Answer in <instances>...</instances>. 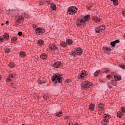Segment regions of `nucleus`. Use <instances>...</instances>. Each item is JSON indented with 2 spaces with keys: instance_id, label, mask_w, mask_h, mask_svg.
Listing matches in <instances>:
<instances>
[{
  "instance_id": "obj_1",
  "label": "nucleus",
  "mask_w": 125,
  "mask_h": 125,
  "mask_svg": "<svg viewBox=\"0 0 125 125\" xmlns=\"http://www.w3.org/2000/svg\"><path fill=\"white\" fill-rule=\"evenodd\" d=\"M89 18H90V16L89 15L85 16L81 20L78 21H77V26H81V25H84V24H85V22L86 21H88V20H89Z\"/></svg>"
},
{
  "instance_id": "obj_2",
  "label": "nucleus",
  "mask_w": 125,
  "mask_h": 125,
  "mask_svg": "<svg viewBox=\"0 0 125 125\" xmlns=\"http://www.w3.org/2000/svg\"><path fill=\"white\" fill-rule=\"evenodd\" d=\"M61 76L62 75H61L59 74H55L54 76L52 77V81L54 82V83H60L62 82V79H63Z\"/></svg>"
},
{
  "instance_id": "obj_3",
  "label": "nucleus",
  "mask_w": 125,
  "mask_h": 125,
  "mask_svg": "<svg viewBox=\"0 0 125 125\" xmlns=\"http://www.w3.org/2000/svg\"><path fill=\"white\" fill-rule=\"evenodd\" d=\"M77 10H78V8H77L76 6H72V7H70L68 9L67 14H69V15H73V14H75V13L77 12Z\"/></svg>"
},
{
  "instance_id": "obj_4",
  "label": "nucleus",
  "mask_w": 125,
  "mask_h": 125,
  "mask_svg": "<svg viewBox=\"0 0 125 125\" xmlns=\"http://www.w3.org/2000/svg\"><path fill=\"white\" fill-rule=\"evenodd\" d=\"M92 86V83L89 82H83L82 83V87L83 89H88L89 87Z\"/></svg>"
},
{
  "instance_id": "obj_5",
  "label": "nucleus",
  "mask_w": 125,
  "mask_h": 125,
  "mask_svg": "<svg viewBox=\"0 0 125 125\" xmlns=\"http://www.w3.org/2000/svg\"><path fill=\"white\" fill-rule=\"evenodd\" d=\"M104 30H105V26L104 25H102L99 27L96 28L95 29V32L97 34H99V33H102Z\"/></svg>"
},
{
  "instance_id": "obj_6",
  "label": "nucleus",
  "mask_w": 125,
  "mask_h": 125,
  "mask_svg": "<svg viewBox=\"0 0 125 125\" xmlns=\"http://www.w3.org/2000/svg\"><path fill=\"white\" fill-rule=\"evenodd\" d=\"M36 33L37 34H38V35H42V34H43L44 32V29L42 28L41 27H38L37 28H35Z\"/></svg>"
},
{
  "instance_id": "obj_7",
  "label": "nucleus",
  "mask_w": 125,
  "mask_h": 125,
  "mask_svg": "<svg viewBox=\"0 0 125 125\" xmlns=\"http://www.w3.org/2000/svg\"><path fill=\"white\" fill-rule=\"evenodd\" d=\"M61 66H63V63H61V62H56L53 63L52 67L57 68H60Z\"/></svg>"
},
{
  "instance_id": "obj_8",
  "label": "nucleus",
  "mask_w": 125,
  "mask_h": 125,
  "mask_svg": "<svg viewBox=\"0 0 125 125\" xmlns=\"http://www.w3.org/2000/svg\"><path fill=\"white\" fill-rule=\"evenodd\" d=\"M98 109H99V112H98V114H100V113H101L102 110L104 109V104H103L102 103H100L98 104Z\"/></svg>"
},
{
  "instance_id": "obj_9",
  "label": "nucleus",
  "mask_w": 125,
  "mask_h": 125,
  "mask_svg": "<svg viewBox=\"0 0 125 125\" xmlns=\"http://www.w3.org/2000/svg\"><path fill=\"white\" fill-rule=\"evenodd\" d=\"M86 76V71L83 70L82 73L79 75V79H84Z\"/></svg>"
},
{
  "instance_id": "obj_10",
  "label": "nucleus",
  "mask_w": 125,
  "mask_h": 125,
  "mask_svg": "<svg viewBox=\"0 0 125 125\" xmlns=\"http://www.w3.org/2000/svg\"><path fill=\"white\" fill-rule=\"evenodd\" d=\"M75 53L76 55H82L83 51L81 49H77L75 50Z\"/></svg>"
},
{
  "instance_id": "obj_11",
  "label": "nucleus",
  "mask_w": 125,
  "mask_h": 125,
  "mask_svg": "<svg viewBox=\"0 0 125 125\" xmlns=\"http://www.w3.org/2000/svg\"><path fill=\"white\" fill-rule=\"evenodd\" d=\"M118 42H120V41H119V40H116L115 41L111 42H110V44L112 46H113V47H114V46L116 45V43H118Z\"/></svg>"
},
{
  "instance_id": "obj_12",
  "label": "nucleus",
  "mask_w": 125,
  "mask_h": 125,
  "mask_svg": "<svg viewBox=\"0 0 125 125\" xmlns=\"http://www.w3.org/2000/svg\"><path fill=\"white\" fill-rule=\"evenodd\" d=\"M49 48H50L51 50H56L58 47L55 45V44H53L52 45L50 46Z\"/></svg>"
},
{
  "instance_id": "obj_13",
  "label": "nucleus",
  "mask_w": 125,
  "mask_h": 125,
  "mask_svg": "<svg viewBox=\"0 0 125 125\" xmlns=\"http://www.w3.org/2000/svg\"><path fill=\"white\" fill-rule=\"evenodd\" d=\"M23 19H24L23 14H21V16H19V19L17 20V23H20V21Z\"/></svg>"
},
{
  "instance_id": "obj_14",
  "label": "nucleus",
  "mask_w": 125,
  "mask_h": 125,
  "mask_svg": "<svg viewBox=\"0 0 125 125\" xmlns=\"http://www.w3.org/2000/svg\"><path fill=\"white\" fill-rule=\"evenodd\" d=\"M93 21H94L95 23H98V22H100V19L97 17H94L93 18Z\"/></svg>"
},
{
  "instance_id": "obj_15",
  "label": "nucleus",
  "mask_w": 125,
  "mask_h": 125,
  "mask_svg": "<svg viewBox=\"0 0 125 125\" xmlns=\"http://www.w3.org/2000/svg\"><path fill=\"white\" fill-rule=\"evenodd\" d=\"M38 83L40 84H42V83H45V80L42 79H40L38 80Z\"/></svg>"
},
{
  "instance_id": "obj_16",
  "label": "nucleus",
  "mask_w": 125,
  "mask_h": 125,
  "mask_svg": "<svg viewBox=\"0 0 125 125\" xmlns=\"http://www.w3.org/2000/svg\"><path fill=\"white\" fill-rule=\"evenodd\" d=\"M47 57V56H46V54L44 53L40 55V58H41V59H46Z\"/></svg>"
},
{
  "instance_id": "obj_17",
  "label": "nucleus",
  "mask_w": 125,
  "mask_h": 125,
  "mask_svg": "<svg viewBox=\"0 0 125 125\" xmlns=\"http://www.w3.org/2000/svg\"><path fill=\"white\" fill-rule=\"evenodd\" d=\"M66 42L67 44H72L73 43V40L71 39H67Z\"/></svg>"
},
{
  "instance_id": "obj_18",
  "label": "nucleus",
  "mask_w": 125,
  "mask_h": 125,
  "mask_svg": "<svg viewBox=\"0 0 125 125\" xmlns=\"http://www.w3.org/2000/svg\"><path fill=\"white\" fill-rule=\"evenodd\" d=\"M50 6L53 10H55L56 9V5L54 3H50Z\"/></svg>"
},
{
  "instance_id": "obj_19",
  "label": "nucleus",
  "mask_w": 125,
  "mask_h": 125,
  "mask_svg": "<svg viewBox=\"0 0 125 125\" xmlns=\"http://www.w3.org/2000/svg\"><path fill=\"white\" fill-rule=\"evenodd\" d=\"M110 118H111V116L110 115H109L106 118H104V123H108V122H109V119H110Z\"/></svg>"
},
{
  "instance_id": "obj_20",
  "label": "nucleus",
  "mask_w": 125,
  "mask_h": 125,
  "mask_svg": "<svg viewBox=\"0 0 125 125\" xmlns=\"http://www.w3.org/2000/svg\"><path fill=\"white\" fill-rule=\"evenodd\" d=\"M111 1H113V3L114 5H118L119 4V0H110Z\"/></svg>"
},
{
  "instance_id": "obj_21",
  "label": "nucleus",
  "mask_w": 125,
  "mask_h": 125,
  "mask_svg": "<svg viewBox=\"0 0 125 125\" xmlns=\"http://www.w3.org/2000/svg\"><path fill=\"white\" fill-rule=\"evenodd\" d=\"M60 45L62 47H66L67 46V42H62L60 43Z\"/></svg>"
},
{
  "instance_id": "obj_22",
  "label": "nucleus",
  "mask_w": 125,
  "mask_h": 125,
  "mask_svg": "<svg viewBox=\"0 0 125 125\" xmlns=\"http://www.w3.org/2000/svg\"><path fill=\"white\" fill-rule=\"evenodd\" d=\"M3 38L5 40H8L9 39V35L7 33H5L3 35Z\"/></svg>"
},
{
  "instance_id": "obj_23",
  "label": "nucleus",
  "mask_w": 125,
  "mask_h": 125,
  "mask_svg": "<svg viewBox=\"0 0 125 125\" xmlns=\"http://www.w3.org/2000/svg\"><path fill=\"white\" fill-rule=\"evenodd\" d=\"M94 107L95 105L94 104H91L89 106V109L91 110V111H93V110H94Z\"/></svg>"
},
{
  "instance_id": "obj_24",
  "label": "nucleus",
  "mask_w": 125,
  "mask_h": 125,
  "mask_svg": "<svg viewBox=\"0 0 125 125\" xmlns=\"http://www.w3.org/2000/svg\"><path fill=\"white\" fill-rule=\"evenodd\" d=\"M4 49L6 53H9L10 52V49L7 47H4Z\"/></svg>"
},
{
  "instance_id": "obj_25",
  "label": "nucleus",
  "mask_w": 125,
  "mask_h": 125,
  "mask_svg": "<svg viewBox=\"0 0 125 125\" xmlns=\"http://www.w3.org/2000/svg\"><path fill=\"white\" fill-rule=\"evenodd\" d=\"M55 116L57 117H61L62 116V111H60L55 114Z\"/></svg>"
},
{
  "instance_id": "obj_26",
  "label": "nucleus",
  "mask_w": 125,
  "mask_h": 125,
  "mask_svg": "<svg viewBox=\"0 0 125 125\" xmlns=\"http://www.w3.org/2000/svg\"><path fill=\"white\" fill-rule=\"evenodd\" d=\"M20 55L21 57H25V56H26V53H25L24 52H21L20 53Z\"/></svg>"
},
{
  "instance_id": "obj_27",
  "label": "nucleus",
  "mask_w": 125,
  "mask_h": 125,
  "mask_svg": "<svg viewBox=\"0 0 125 125\" xmlns=\"http://www.w3.org/2000/svg\"><path fill=\"white\" fill-rule=\"evenodd\" d=\"M38 43L39 45H42V44H43V41H42V40H39L38 42Z\"/></svg>"
},
{
  "instance_id": "obj_28",
  "label": "nucleus",
  "mask_w": 125,
  "mask_h": 125,
  "mask_svg": "<svg viewBox=\"0 0 125 125\" xmlns=\"http://www.w3.org/2000/svg\"><path fill=\"white\" fill-rule=\"evenodd\" d=\"M100 73V70H97L94 73V76L95 77H97L98 76V74Z\"/></svg>"
},
{
  "instance_id": "obj_29",
  "label": "nucleus",
  "mask_w": 125,
  "mask_h": 125,
  "mask_svg": "<svg viewBox=\"0 0 125 125\" xmlns=\"http://www.w3.org/2000/svg\"><path fill=\"white\" fill-rule=\"evenodd\" d=\"M114 79L116 81H121L122 80V78L119 77L118 76H114Z\"/></svg>"
},
{
  "instance_id": "obj_30",
  "label": "nucleus",
  "mask_w": 125,
  "mask_h": 125,
  "mask_svg": "<svg viewBox=\"0 0 125 125\" xmlns=\"http://www.w3.org/2000/svg\"><path fill=\"white\" fill-rule=\"evenodd\" d=\"M122 116H123V112H118L117 117L118 118H120L121 119V118H122Z\"/></svg>"
},
{
  "instance_id": "obj_31",
  "label": "nucleus",
  "mask_w": 125,
  "mask_h": 125,
  "mask_svg": "<svg viewBox=\"0 0 125 125\" xmlns=\"http://www.w3.org/2000/svg\"><path fill=\"white\" fill-rule=\"evenodd\" d=\"M9 67H10L11 68H13V67H14V63L13 62H10V63L9 64Z\"/></svg>"
},
{
  "instance_id": "obj_32",
  "label": "nucleus",
  "mask_w": 125,
  "mask_h": 125,
  "mask_svg": "<svg viewBox=\"0 0 125 125\" xmlns=\"http://www.w3.org/2000/svg\"><path fill=\"white\" fill-rule=\"evenodd\" d=\"M107 71V68H104L101 70L102 74H103L105 72V71Z\"/></svg>"
},
{
  "instance_id": "obj_33",
  "label": "nucleus",
  "mask_w": 125,
  "mask_h": 125,
  "mask_svg": "<svg viewBox=\"0 0 125 125\" xmlns=\"http://www.w3.org/2000/svg\"><path fill=\"white\" fill-rule=\"evenodd\" d=\"M23 16L24 17H25V18H28V17H29V15H28L27 14H26V13H24Z\"/></svg>"
},
{
  "instance_id": "obj_34",
  "label": "nucleus",
  "mask_w": 125,
  "mask_h": 125,
  "mask_svg": "<svg viewBox=\"0 0 125 125\" xmlns=\"http://www.w3.org/2000/svg\"><path fill=\"white\" fill-rule=\"evenodd\" d=\"M16 41H17V37H13V38H12V42H16Z\"/></svg>"
},
{
  "instance_id": "obj_35",
  "label": "nucleus",
  "mask_w": 125,
  "mask_h": 125,
  "mask_svg": "<svg viewBox=\"0 0 125 125\" xmlns=\"http://www.w3.org/2000/svg\"><path fill=\"white\" fill-rule=\"evenodd\" d=\"M6 83H10L11 82V79L9 78V77H8L7 79L6 80Z\"/></svg>"
},
{
  "instance_id": "obj_36",
  "label": "nucleus",
  "mask_w": 125,
  "mask_h": 125,
  "mask_svg": "<svg viewBox=\"0 0 125 125\" xmlns=\"http://www.w3.org/2000/svg\"><path fill=\"white\" fill-rule=\"evenodd\" d=\"M3 42V38L1 37H0V43Z\"/></svg>"
},
{
  "instance_id": "obj_37",
  "label": "nucleus",
  "mask_w": 125,
  "mask_h": 125,
  "mask_svg": "<svg viewBox=\"0 0 125 125\" xmlns=\"http://www.w3.org/2000/svg\"><path fill=\"white\" fill-rule=\"evenodd\" d=\"M70 55H72V56H75V55H76V53H75V51H74V52H71L70 53Z\"/></svg>"
},
{
  "instance_id": "obj_38",
  "label": "nucleus",
  "mask_w": 125,
  "mask_h": 125,
  "mask_svg": "<svg viewBox=\"0 0 125 125\" xmlns=\"http://www.w3.org/2000/svg\"><path fill=\"white\" fill-rule=\"evenodd\" d=\"M121 110L123 113H125V107H122V108H121Z\"/></svg>"
},
{
  "instance_id": "obj_39",
  "label": "nucleus",
  "mask_w": 125,
  "mask_h": 125,
  "mask_svg": "<svg viewBox=\"0 0 125 125\" xmlns=\"http://www.w3.org/2000/svg\"><path fill=\"white\" fill-rule=\"evenodd\" d=\"M107 124L106 122H104V120L102 122V125H107Z\"/></svg>"
},
{
  "instance_id": "obj_40",
  "label": "nucleus",
  "mask_w": 125,
  "mask_h": 125,
  "mask_svg": "<svg viewBox=\"0 0 125 125\" xmlns=\"http://www.w3.org/2000/svg\"><path fill=\"white\" fill-rule=\"evenodd\" d=\"M9 78H10V79H13V78H14V77H13V75L12 74H10L9 75Z\"/></svg>"
},
{
  "instance_id": "obj_41",
  "label": "nucleus",
  "mask_w": 125,
  "mask_h": 125,
  "mask_svg": "<svg viewBox=\"0 0 125 125\" xmlns=\"http://www.w3.org/2000/svg\"><path fill=\"white\" fill-rule=\"evenodd\" d=\"M120 67L121 68H122V69H125V65H120Z\"/></svg>"
},
{
  "instance_id": "obj_42",
  "label": "nucleus",
  "mask_w": 125,
  "mask_h": 125,
  "mask_svg": "<svg viewBox=\"0 0 125 125\" xmlns=\"http://www.w3.org/2000/svg\"><path fill=\"white\" fill-rule=\"evenodd\" d=\"M105 73L106 75H108L109 74V73H110V71H109V70H108V69L107 68V70L105 71Z\"/></svg>"
},
{
  "instance_id": "obj_43",
  "label": "nucleus",
  "mask_w": 125,
  "mask_h": 125,
  "mask_svg": "<svg viewBox=\"0 0 125 125\" xmlns=\"http://www.w3.org/2000/svg\"><path fill=\"white\" fill-rule=\"evenodd\" d=\"M106 78H107V79H110V78H112V76L110 75H107L106 76Z\"/></svg>"
},
{
  "instance_id": "obj_44",
  "label": "nucleus",
  "mask_w": 125,
  "mask_h": 125,
  "mask_svg": "<svg viewBox=\"0 0 125 125\" xmlns=\"http://www.w3.org/2000/svg\"><path fill=\"white\" fill-rule=\"evenodd\" d=\"M109 116V115L108 114H104V119H106V118H107V117Z\"/></svg>"
},
{
  "instance_id": "obj_45",
  "label": "nucleus",
  "mask_w": 125,
  "mask_h": 125,
  "mask_svg": "<svg viewBox=\"0 0 125 125\" xmlns=\"http://www.w3.org/2000/svg\"><path fill=\"white\" fill-rule=\"evenodd\" d=\"M32 27L34 29H36V28H37V26L36 24H33V25H32Z\"/></svg>"
},
{
  "instance_id": "obj_46",
  "label": "nucleus",
  "mask_w": 125,
  "mask_h": 125,
  "mask_svg": "<svg viewBox=\"0 0 125 125\" xmlns=\"http://www.w3.org/2000/svg\"><path fill=\"white\" fill-rule=\"evenodd\" d=\"M18 35H19V36H22V35H23V34L22 33V32H19L18 33Z\"/></svg>"
},
{
  "instance_id": "obj_47",
  "label": "nucleus",
  "mask_w": 125,
  "mask_h": 125,
  "mask_svg": "<svg viewBox=\"0 0 125 125\" xmlns=\"http://www.w3.org/2000/svg\"><path fill=\"white\" fill-rule=\"evenodd\" d=\"M105 50L107 51H108V50H110V48H108L107 47H105Z\"/></svg>"
},
{
  "instance_id": "obj_48",
  "label": "nucleus",
  "mask_w": 125,
  "mask_h": 125,
  "mask_svg": "<svg viewBox=\"0 0 125 125\" xmlns=\"http://www.w3.org/2000/svg\"><path fill=\"white\" fill-rule=\"evenodd\" d=\"M65 120H69V117L68 116H66Z\"/></svg>"
},
{
  "instance_id": "obj_49",
  "label": "nucleus",
  "mask_w": 125,
  "mask_h": 125,
  "mask_svg": "<svg viewBox=\"0 0 125 125\" xmlns=\"http://www.w3.org/2000/svg\"><path fill=\"white\" fill-rule=\"evenodd\" d=\"M69 125H74V124H73V123H69Z\"/></svg>"
},
{
  "instance_id": "obj_50",
  "label": "nucleus",
  "mask_w": 125,
  "mask_h": 125,
  "mask_svg": "<svg viewBox=\"0 0 125 125\" xmlns=\"http://www.w3.org/2000/svg\"><path fill=\"white\" fill-rule=\"evenodd\" d=\"M111 76H113V75H114V72H111Z\"/></svg>"
},
{
  "instance_id": "obj_51",
  "label": "nucleus",
  "mask_w": 125,
  "mask_h": 125,
  "mask_svg": "<svg viewBox=\"0 0 125 125\" xmlns=\"http://www.w3.org/2000/svg\"><path fill=\"white\" fill-rule=\"evenodd\" d=\"M44 99H47V98L46 97L43 96Z\"/></svg>"
},
{
  "instance_id": "obj_52",
  "label": "nucleus",
  "mask_w": 125,
  "mask_h": 125,
  "mask_svg": "<svg viewBox=\"0 0 125 125\" xmlns=\"http://www.w3.org/2000/svg\"><path fill=\"white\" fill-rule=\"evenodd\" d=\"M5 24H8V21H6Z\"/></svg>"
},
{
  "instance_id": "obj_53",
  "label": "nucleus",
  "mask_w": 125,
  "mask_h": 125,
  "mask_svg": "<svg viewBox=\"0 0 125 125\" xmlns=\"http://www.w3.org/2000/svg\"><path fill=\"white\" fill-rule=\"evenodd\" d=\"M74 125H79L78 123H75Z\"/></svg>"
},
{
  "instance_id": "obj_54",
  "label": "nucleus",
  "mask_w": 125,
  "mask_h": 125,
  "mask_svg": "<svg viewBox=\"0 0 125 125\" xmlns=\"http://www.w3.org/2000/svg\"><path fill=\"white\" fill-rule=\"evenodd\" d=\"M1 79V76L0 75V80Z\"/></svg>"
},
{
  "instance_id": "obj_55",
  "label": "nucleus",
  "mask_w": 125,
  "mask_h": 125,
  "mask_svg": "<svg viewBox=\"0 0 125 125\" xmlns=\"http://www.w3.org/2000/svg\"><path fill=\"white\" fill-rule=\"evenodd\" d=\"M1 26H3V23H2V24H1Z\"/></svg>"
},
{
  "instance_id": "obj_56",
  "label": "nucleus",
  "mask_w": 125,
  "mask_h": 125,
  "mask_svg": "<svg viewBox=\"0 0 125 125\" xmlns=\"http://www.w3.org/2000/svg\"><path fill=\"white\" fill-rule=\"evenodd\" d=\"M102 112V111H101V112L100 113H99L100 115H101V114H100Z\"/></svg>"
},
{
  "instance_id": "obj_57",
  "label": "nucleus",
  "mask_w": 125,
  "mask_h": 125,
  "mask_svg": "<svg viewBox=\"0 0 125 125\" xmlns=\"http://www.w3.org/2000/svg\"><path fill=\"white\" fill-rule=\"evenodd\" d=\"M123 125H125V123H124V124Z\"/></svg>"
}]
</instances>
